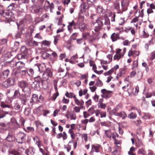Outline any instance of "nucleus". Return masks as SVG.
<instances>
[{"label": "nucleus", "mask_w": 155, "mask_h": 155, "mask_svg": "<svg viewBox=\"0 0 155 155\" xmlns=\"http://www.w3.org/2000/svg\"><path fill=\"white\" fill-rule=\"evenodd\" d=\"M18 86L20 87L24 92H25L26 94H29L31 92L30 87L28 85V84L24 81H22L18 82Z\"/></svg>", "instance_id": "f257e3e1"}, {"label": "nucleus", "mask_w": 155, "mask_h": 155, "mask_svg": "<svg viewBox=\"0 0 155 155\" xmlns=\"http://www.w3.org/2000/svg\"><path fill=\"white\" fill-rule=\"evenodd\" d=\"M102 93L101 97L107 99L110 97L112 96L113 92L110 91H108L105 89H102L101 91Z\"/></svg>", "instance_id": "f03ea898"}, {"label": "nucleus", "mask_w": 155, "mask_h": 155, "mask_svg": "<svg viewBox=\"0 0 155 155\" xmlns=\"http://www.w3.org/2000/svg\"><path fill=\"white\" fill-rule=\"evenodd\" d=\"M117 109L115 108L112 111V114L116 116L122 118L123 119H124L127 117V115L126 113L124 111H122L120 112H118L117 111Z\"/></svg>", "instance_id": "7ed1b4c3"}, {"label": "nucleus", "mask_w": 155, "mask_h": 155, "mask_svg": "<svg viewBox=\"0 0 155 155\" xmlns=\"http://www.w3.org/2000/svg\"><path fill=\"white\" fill-rule=\"evenodd\" d=\"M87 8L88 5L85 2H82L80 6V13L79 14V15H80L81 17L79 18V20L81 19V21L84 20V17L82 15V13L85 12Z\"/></svg>", "instance_id": "20e7f679"}, {"label": "nucleus", "mask_w": 155, "mask_h": 155, "mask_svg": "<svg viewBox=\"0 0 155 155\" xmlns=\"http://www.w3.org/2000/svg\"><path fill=\"white\" fill-rule=\"evenodd\" d=\"M26 137V134L22 132L18 133L16 139V142L18 143H22L25 139Z\"/></svg>", "instance_id": "39448f33"}, {"label": "nucleus", "mask_w": 155, "mask_h": 155, "mask_svg": "<svg viewBox=\"0 0 155 155\" xmlns=\"http://www.w3.org/2000/svg\"><path fill=\"white\" fill-rule=\"evenodd\" d=\"M14 81L15 80L13 78H9L3 82L2 86L4 87L7 88L13 84Z\"/></svg>", "instance_id": "423d86ee"}, {"label": "nucleus", "mask_w": 155, "mask_h": 155, "mask_svg": "<svg viewBox=\"0 0 155 155\" xmlns=\"http://www.w3.org/2000/svg\"><path fill=\"white\" fill-rule=\"evenodd\" d=\"M94 31L92 32L94 34V36L95 35H97V38H99V31L101 29V26L102 25H100V24L97 23H94Z\"/></svg>", "instance_id": "0eeeda50"}, {"label": "nucleus", "mask_w": 155, "mask_h": 155, "mask_svg": "<svg viewBox=\"0 0 155 155\" xmlns=\"http://www.w3.org/2000/svg\"><path fill=\"white\" fill-rule=\"evenodd\" d=\"M24 94H21L19 95V98L21 103L25 105L27 101L28 97L30 96L31 92H30L29 94H26L25 92H24Z\"/></svg>", "instance_id": "6e6552de"}, {"label": "nucleus", "mask_w": 155, "mask_h": 155, "mask_svg": "<svg viewBox=\"0 0 155 155\" xmlns=\"http://www.w3.org/2000/svg\"><path fill=\"white\" fill-rule=\"evenodd\" d=\"M121 10L123 12L127 11L129 5L128 1L127 0H121Z\"/></svg>", "instance_id": "1a4fd4ad"}, {"label": "nucleus", "mask_w": 155, "mask_h": 155, "mask_svg": "<svg viewBox=\"0 0 155 155\" xmlns=\"http://www.w3.org/2000/svg\"><path fill=\"white\" fill-rule=\"evenodd\" d=\"M140 54V52L138 51L133 50L130 49L128 53V56L129 57L132 56L134 58L138 56Z\"/></svg>", "instance_id": "9d476101"}, {"label": "nucleus", "mask_w": 155, "mask_h": 155, "mask_svg": "<svg viewBox=\"0 0 155 155\" xmlns=\"http://www.w3.org/2000/svg\"><path fill=\"white\" fill-rule=\"evenodd\" d=\"M122 50L120 49H117L116 51V54L114 56V60H119L123 57L121 53Z\"/></svg>", "instance_id": "9b49d317"}, {"label": "nucleus", "mask_w": 155, "mask_h": 155, "mask_svg": "<svg viewBox=\"0 0 155 155\" xmlns=\"http://www.w3.org/2000/svg\"><path fill=\"white\" fill-rule=\"evenodd\" d=\"M101 148V146L98 144H94L91 145V151L96 153L99 152V150Z\"/></svg>", "instance_id": "f8f14e48"}, {"label": "nucleus", "mask_w": 155, "mask_h": 155, "mask_svg": "<svg viewBox=\"0 0 155 155\" xmlns=\"http://www.w3.org/2000/svg\"><path fill=\"white\" fill-rule=\"evenodd\" d=\"M43 6L44 7L45 9L46 10L49 7L51 10H52L54 8V4L53 3L50 4V2L46 0L45 1V5H44Z\"/></svg>", "instance_id": "ddd939ff"}, {"label": "nucleus", "mask_w": 155, "mask_h": 155, "mask_svg": "<svg viewBox=\"0 0 155 155\" xmlns=\"http://www.w3.org/2000/svg\"><path fill=\"white\" fill-rule=\"evenodd\" d=\"M10 71L8 69H6L3 71L1 74V78L5 79L7 78L9 74Z\"/></svg>", "instance_id": "4468645a"}, {"label": "nucleus", "mask_w": 155, "mask_h": 155, "mask_svg": "<svg viewBox=\"0 0 155 155\" xmlns=\"http://www.w3.org/2000/svg\"><path fill=\"white\" fill-rule=\"evenodd\" d=\"M102 21H103V25L104 24V25L107 26V30H109L110 28L109 19L108 18H106L104 20H103Z\"/></svg>", "instance_id": "2eb2a0df"}, {"label": "nucleus", "mask_w": 155, "mask_h": 155, "mask_svg": "<svg viewBox=\"0 0 155 155\" xmlns=\"http://www.w3.org/2000/svg\"><path fill=\"white\" fill-rule=\"evenodd\" d=\"M119 33H114L111 36V38L113 41H117L118 38H119Z\"/></svg>", "instance_id": "dca6fc26"}, {"label": "nucleus", "mask_w": 155, "mask_h": 155, "mask_svg": "<svg viewBox=\"0 0 155 155\" xmlns=\"http://www.w3.org/2000/svg\"><path fill=\"white\" fill-rule=\"evenodd\" d=\"M79 27L81 31L89 29L88 25H85L83 23H80L79 25Z\"/></svg>", "instance_id": "f3484780"}, {"label": "nucleus", "mask_w": 155, "mask_h": 155, "mask_svg": "<svg viewBox=\"0 0 155 155\" xmlns=\"http://www.w3.org/2000/svg\"><path fill=\"white\" fill-rule=\"evenodd\" d=\"M144 7L145 8L147 9L151 8L155 9V6L153 3L150 4L148 3L147 2L145 5H144Z\"/></svg>", "instance_id": "a211bd4d"}, {"label": "nucleus", "mask_w": 155, "mask_h": 155, "mask_svg": "<svg viewBox=\"0 0 155 155\" xmlns=\"http://www.w3.org/2000/svg\"><path fill=\"white\" fill-rule=\"evenodd\" d=\"M35 150L33 148H30L26 150L27 155H34Z\"/></svg>", "instance_id": "6ab92c4d"}, {"label": "nucleus", "mask_w": 155, "mask_h": 155, "mask_svg": "<svg viewBox=\"0 0 155 155\" xmlns=\"http://www.w3.org/2000/svg\"><path fill=\"white\" fill-rule=\"evenodd\" d=\"M127 81H128L127 78H125L124 80V83H126V82ZM129 86V84L128 83H126V85L123 86L122 87V89L125 91L127 89V91L128 93H130V89L128 88V87Z\"/></svg>", "instance_id": "aec40b11"}, {"label": "nucleus", "mask_w": 155, "mask_h": 155, "mask_svg": "<svg viewBox=\"0 0 155 155\" xmlns=\"http://www.w3.org/2000/svg\"><path fill=\"white\" fill-rule=\"evenodd\" d=\"M109 17H111L110 20L111 21L114 22L115 21L116 15L115 12H110L109 13Z\"/></svg>", "instance_id": "412c9836"}, {"label": "nucleus", "mask_w": 155, "mask_h": 155, "mask_svg": "<svg viewBox=\"0 0 155 155\" xmlns=\"http://www.w3.org/2000/svg\"><path fill=\"white\" fill-rule=\"evenodd\" d=\"M50 43L48 41L45 40L43 41L42 44V47L43 48L46 47H49L50 45Z\"/></svg>", "instance_id": "4be33fe9"}, {"label": "nucleus", "mask_w": 155, "mask_h": 155, "mask_svg": "<svg viewBox=\"0 0 155 155\" xmlns=\"http://www.w3.org/2000/svg\"><path fill=\"white\" fill-rule=\"evenodd\" d=\"M25 64L22 62L18 61L16 62V66L17 68H22L25 67Z\"/></svg>", "instance_id": "5701e85b"}, {"label": "nucleus", "mask_w": 155, "mask_h": 155, "mask_svg": "<svg viewBox=\"0 0 155 155\" xmlns=\"http://www.w3.org/2000/svg\"><path fill=\"white\" fill-rule=\"evenodd\" d=\"M38 70L40 72H43L46 71L45 65L44 64H40L38 66Z\"/></svg>", "instance_id": "b1692460"}, {"label": "nucleus", "mask_w": 155, "mask_h": 155, "mask_svg": "<svg viewBox=\"0 0 155 155\" xmlns=\"http://www.w3.org/2000/svg\"><path fill=\"white\" fill-rule=\"evenodd\" d=\"M114 7L115 9L118 10L120 8V3L119 0H116L114 3Z\"/></svg>", "instance_id": "393cba45"}, {"label": "nucleus", "mask_w": 155, "mask_h": 155, "mask_svg": "<svg viewBox=\"0 0 155 155\" xmlns=\"http://www.w3.org/2000/svg\"><path fill=\"white\" fill-rule=\"evenodd\" d=\"M45 72L49 77H51L53 76V73L51 70L49 68H47Z\"/></svg>", "instance_id": "a878e982"}, {"label": "nucleus", "mask_w": 155, "mask_h": 155, "mask_svg": "<svg viewBox=\"0 0 155 155\" xmlns=\"http://www.w3.org/2000/svg\"><path fill=\"white\" fill-rule=\"evenodd\" d=\"M49 77L44 72L42 76V79H40V81H41V83H42L43 81H47L49 79Z\"/></svg>", "instance_id": "bb28decb"}, {"label": "nucleus", "mask_w": 155, "mask_h": 155, "mask_svg": "<svg viewBox=\"0 0 155 155\" xmlns=\"http://www.w3.org/2000/svg\"><path fill=\"white\" fill-rule=\"evenodd\" d=\"M77 58V55L72 56L70 60V62L72 64L75 63L76 62H77V61H76Z\"/></svg>", "instance_id": "cd10ccee"}, {"label": "nucleus", "mask_w": 155, "mask_h": 155, "mask_svg": "<svg viewBox=\"0 0 155 155\" xmlns=\"http://www.w3.org/2000/svg\"><path fill=\"white\" fill-rule=\"evenodd\" d=\"M5 139L8 141H12L13 140V135L11 133H9Z\"/></svg>", "instance_id": "c85d7f7f"}, {"label": "nucleus", "mask_w": 155, "mask_h": 155, "mask_svg": "<svg viewBox=\"0 0 155 155\" xmlns=\"http://www.w3.org/2000/svg\"><path fill=\"white\" fill-rule=\"evenodd\" d=\"M142 118L145 119H149L151 118V116L149 113H145L144 115L142 117Z\"/></svg>", "instance_id": "c756f323"}, {"label": "nucleus", "mask_w": 155, "mask_h": 155, "mask_svg": "<svg viewBox=\"0 0 155 155\" xmlns=\"http://www.w3.org/2000/svg\"><path fill=\"white\" fill-rule=\"evenodd\" d=\"M84 101L82 100H78V106L80 105V107H79V106H78V112L79 111V108L82 109L84 107L83 105L84 104Z\"/></svg>", "instance_id": "7c9ffc66"}, {"label": "nucleus", "mask_w": 155, "mask_h": 155, "mask_svg": "<svg viewBox=\"0 0 155 155\" xmlns=\"http://www.w3.org/2000/svg\"><path fill=\"white\" fill-rule=\"evenodd\" d=\"M77 34L76 33H73L71 37H70V39L71 40H76V41L78 42V39H77Z\"/></svg>", "instance_id": "2f4dec72"}, {"label": "nucleus", "mask_w": 155, "mask_h": 155, "mask_svg": "<svg viewBox=\"0 0 155 155\" xmlns=\"http://www.w3.org/2000/svg\"><path fill=\"white\" fill-rule=\"evenodd\" d=\"M31 100L33 101V102H35L38 101V96L37 94H34L32 95Z\"/></svg>", "instance_id": "473e14b6"}, {"label": "nucleus", "mask_w": 155, "mask_h": 155, "mask_svg": "<svg viewBox=\"0 0 155 155\" xmlns=\"http://www.w3.org/2000/svg\"><path fill=\"white\" fill-rule=\"evenodd\" d=\"M137 117L136 114L134 113L133 112L131 113L128 116V117L130 119H135Z\"/></svg>", "instance_id": "72a5a7b5"}, {"label": "nucleus", "mask_w": 155, "mask_h": 155, "mask_svg": "<svg viewBox=\"0 0 155 155\" xmlns=\"http://www.w3.org/2000/svg\"><path fill=\"white\" fill-rule=\"evenodd\" d=\"M51 55L47 52H45L42 53V57L44 59H46L48 58Z\"/></svg>", "instance_id": "f704fd0d"}, {"label": "nucleus", "mask_w": 155, "mask_h": 155, "mask_svg": "<svg viewBox=\"0 0 155 155\" xmlns=\"http://www.w3.org/2000/svg\"><path fill=\"white\" fill-rule=\"evenodd\" d=\"M87 90L86 89H84L83 91L82 90H80L79 92V95L81 96L83 94L85 95L87 92Z\"/></svg>", "instance_id": "c9c22d12"}, {"label": "nucleus", "mask_w": 155, "mask_h": 155, "mask_svg": "<svg viewBox=\"0 0 155 155\" xmlns=\"http://www.w3.org/2000/svg\"><path fill=\"white\" fill-rule=\"evenodd\" d=\"M29 45L31 46H37L38 42L35 41L31 40L29 42Z\"/></svg>", "instance_id": "e433bc0d"}, {"label": "nucleus", "mask_w": 155, "mask_h": 155, "mask_svg": "<svg viewBox=\"0 0 155 155\" xmlns=\"http://www.w3.org/2000/svg\"><path fill=\"white\" fill-rule=\"evenodd\" d=\"M105 134H106L107 137L110 138L111 137V132L110 130H106L105 132Z\"/></svg>", "instance_id": "4c0bfd02"}, {"label": "nucleus", "mask_w": 155, "mask_h": 155, "mask_svg": "<svg viewBox=\"0 0 155 155\" xmlns=\"http://www.w3.org/2000/svg\"><path fill=\"white\" fill-rule=\"evenodd\" d=\"M98 106L99 108L104 109L106 108L107 106L106 104L103 103H98Z\"/></svg>", "instance_id": "58836bf2"}, {"label": "nucleus", "mask_w": 155, "mask_h": 155, "mask_svg": "<svg viewBox=\"0 0 155 155\" xmlns=\"http://www.w3.org/2000/svg\"><path fill=\"white\" fill-rule=\"evenodd\" d=\"M96 85L99 87H101L103 85V83L101 80L98 79L96 81Z\"/></svg>", "instance_id": "ea45409f"}, {"label": "nucleus", "mask_w": 155, "mask_h": 155, "mask_svg": "<svg viewBox=\"0 0 155 155\" xmlns=\"http://www.w3.org/2000/svg\"><path fill=\"white\" fill-rule=\"evenodd\" d=\"M16 61L14 59L12 61L10 64L9 65L11 67H13L16 66Z\"/></svg>", "instance_id": "a19ab883"}, {"label": "nucleus", "mask_w": 155, "mask_h": 155, "mask_svg": "<svg viewBox=\"0 0 155 155\" xmlns=\"http://www.w3.org/2000/svg\"><path fill=\"white\" fill-rule=\"evenodd\" d=\"M26 57V56L22 53V54L18 55L17 58L18 59H20L25 58Z\"/></svg>", "instance_id": "79ce46f5"}, {"label": "nucleus", "mask_w": 155, "mask_h": 155, "mask_svg": "<svg viewBox=\"0 0 155 155\" xmlns=\"http://www.w3.org/2000/svg\"><path fill=\"white\" fill-rule=\"evenodd\" d=\"M27 72L28 74L31 76H32L34 74V71L31 68L29 69L28 70Z\"/></svg>", "instance_id": "37998d69"}, {"label": "nucleus", "mask_w": 155, "mask_h": 155, "mask_svg": "<svg viewBox=\"0 0 155 155\" xmlns=\"http://www.w3.org/2000/svg\"><path fill=\"white\" fill-rule=\"evenodd\" d=\"M20 93L18 90H16L15 91L14 95L13 96V97L14 98H16L18 97L19 95H20Z\"/></svg>", "instance_id": "c03bdc74"}, {"label": "nucleus", "mask_w": 155, "mask_h": 155, "mask_svg": "<svg viewBox=\"0 0 155 155\" xmlns=\"http://www.w3.org/2000/svg\"><path fill=\"white\" fill-rule=\"evenodd\" d=\"M137 75V78H138V80H139L142 78L143 75V74L141 71H139L138 72Z\"/></svg>", "instance_id": "a18cd8bd"}, {"label": "nucleus", "mask_w": 155, "mask_h": 155, "mask_svg": "<svg viewBox=\"0 0 155 155\" xmlns=\"http://www.w3.org/2000/svg\"><path fill=\"white\" fill-rule=\"evenodd\" d=\"M0 106L4 108L5 107L10 108L11 107L10 105L8 104H5L4 102H1V103Z\"/></svg>", "instance_id": "49530a36"}, {"label": "nucleus", "mask_w": 155, "mask_h": 155, "mask_svg": "<svg viewBox=\"0 0 155 155\" xmlns=\"http://www.w3.org/2000/svg\"><path fill=\"white\" fill-rule=\"evenodd\" d=\"M114 71V69H112L107 72H105L104 73V75L105 76H107L110 75Z\"/></svg>", "instance_id": "de8ad7c7"}, {"label": "nucleus", "mask_w": 155, "mask_h": 155, "mask_svg": "<svg viewBox=\"0 0 155 155\" xmlns=\"http://www.w3.org/2000/svg\"><path fill=\"white\" fill-rule=\"evenodd\" d=\"M20 50L22 53L25 54L27 53V50L25 46H22Z\"/></svg>", "instance_id": "09e8293b"}, {"label": "nucleus", "mask_w": 155, "mask_h": 155, "mask_svg": "<svg viewBox=\"0 0 155 155\" xmlns=\"http://www.w3.org/2000/svg\"><path fill=\"white\" fill-rule=\"evenodd\" d=\"M155 58V51L152 52L150 54V59L151 60H153Z\"/></svg>", "instance_id": "8fccbe9b"}, {"label": "nucleus", "mask_w": 155, "mask_h": 155, "mask_svg": "<svg viewBox=\"0 0 155 155\" xmlns=\"http://www.w3.org/2000/svg\"><path fill=\"white\" fill-rule=\"evenodd\" d=\"M138 65V62L137 61H134L133 66L132 69L134 70L135 68H137Z\"/></svg>", "instance_id": "3c124183"}, {"label": "nucleus", "mask_w": 155, "mask_h": 155, "mask_svg": "<svg viewBox=\"0 0 155 155\" xmlns=\"http://www.w3.org/2000/svg\"><path fill=\"white\" fill-rule=\"evenodd\" d=\"M125 19L124 18H121L119 20L118 23L119 25H122L124 23Z\"/></svg>", "instance_id": "603ef678"}, {"label": "nucleus", "mask_w": 155, "mask_h": 155, "mask_svg": "<svg viewBox=\"0 0 155 155\" xmlns=\"http://www.w3.org/2000/svg\"><path fill=\"white\" fill-rule=\"evenodd\" d=\"M138 153L139 154H142L143 155H146L145 154V151L143 149H139L138 151Z\"/></svg>", "instance_id": "864d4df0"}, {"label": "nucleus", "mask_w": 155, "mask_h": 155, "mask_svg": "<svg viewBox=\"0 0 155 155\" xmlns=\"http://www.w3.org/2000/svg\"><path fill=\"white\" fill-rule=\"evenodd\" d=\"M94 23H97L100 24L101 25H103V21L100 20L99 18H98L96 20V22Z\"/></svg>", "instance_id": "5fc2aeb1"}, {"label": "nucleus", "mask_w": 155, "mask_h": 155, "mask_svg": "<svg viewBox=\"0 0 155 155\" xmlns=\"http://www.w3.org/2000/svg\"><path fill=\"white\" fill-rule=\"evenodd\" d=\"M130 42L127 40H124L123 42V45L124 46H128L130 45Z\"/></svg>", "instance_id": "6e6d98bb"}, {"label": "nucleus", "mask_w": 155, "mask_h": 155, "mask_svg": "<svg viewBox=\"0 0 155 155\" xmlns=\"http://www.w3.org/2000/svg\"><path fill=\"white\" fill-rule=\"evenodd\" d=\"M7 51L6 48L5 47L3 46L0 50V53L2 54Z\"/></svg>", "instance_id": "4d7b16f0"}, {"label": "nucleus", "mask_w": 155, "mask_h": 155, "mask_svg": "<svg viewBox=\"0 0 155 155\" xmlns=\"http://www.w3.org/2000/svg\"><path fill=\"white\" fill-rule=\"evenodd\" d=\"M36 144L39 148H40L41 146V144L40 143V141L38 138V137L36 136Z\"/></svg>", "instance_id": "13d9d810"}, {"label": "nucleus", "mask_w": 155, "mask_h": 155, "mask_svg": "<svg viewBox=\"0 0 155 155\" xmlns=\"http://www.w3.org/2000/svg\"><path fill=\"white\" fill-rule=\"evenodd\" d=\"M12 101V99L11 97H7L6 100L5 102L6 103L10 104L11 103Z\"/></svg>", "instance_id": "bf43d9fd"}, {"label": "nucleus", "mask_w": 155, "mask_h": 155, "mask_svg": "<svg viewBox=\"0 0 155 155\" xmlns=\"http://www.w3.org/2000/svg\"><path fill=\"white\" fill-rule=\"evenodd\" d=\"M28 131H26L28 132H33L34 131V129L33 127H28L27 128Z\"/></svg>", "instance_id": "052dcab7"}, {"label": "nucleus", "mask_w": 155, "mask_h": 155, "mask_svg": "<svg viewBox=\"0 0 155 155\" xmlns=\"http://www.w3.org/2000/svg\"><path fill=\"white\" fill-rule=\"evenodd\" d=\"M65 96L69 98H72L73 97V94L72 93H69L67 92L65 94Z\"/></svg>", "instance_id": "680f3d73"}, {"label": "nucleus", "mask_w": 155, "mask_h": 155, "mask_svg": "<svg viewBox=\"0 0 155 155\" xmlns=\"http://www.w3.org/2000/svg\"><path fill=\"white\" fill-rule=\"evenodd\" d=\"M139 18L138 17H136L134 18L131 21V23H135L138 21Z\"/></svg>", "instance_id": "e2e57ef3"}, {"label": "nucleus", "mask_w": 155, "mask_h": 155, "mask_svg": "<svg viewBox=\"0 0 155 155\" xmlns=\"http://www.w3.org/2000/svg\"><path fill=\"white\" fill-rule=\"evenodd\" d=\"M93 98L95 102H97L99 100V96H98L96 94L93 97Z\"/></svg>", "instance_id": "0e129e2a"}, {"label": "nucleus", "mask_w": 155, "mask_h": 155, "mask_svg": "<svg viewBox=\"0 0 155 155\" xmlns=\"http://www.w3.org/2000/svg\"><path fill=\"white\" fill-rule=\"evenodd\" d=\"M91 99H89L86 102V106L88 107L91 104Z\"/></svg>", "instance_id": "69168bd1"}, {"label": "nucleus", "mask_w": 155, "mask_h": 155, "mask_svg": "<svg viewBox=\"0 0 155 155\" xmlns=\"http://www.w3.org/2000/svg\"><path fill=\"white\" fill-rule=\"evenodd\" d=\"M139 92V87L138 86H136L135 88V91L134 92V94L137 95Z\"/></svg>", "instance_id": "338daca9"}, {"label": "nucleus", "mask_w": 155, "mask_h": 155, "mask_svg": "<svg viewBox=\"0 0 155 155\" xmlns=\"http://www.w3.org/2000/svg\"><path fill=\"white\" fill-rule=\"evenodd\" d=\"M54 44L56 45L58 41L59 40V37L58 36H56L54 37Z\"/></svg>", "instance_id": "774afa93"}]
</instances>
